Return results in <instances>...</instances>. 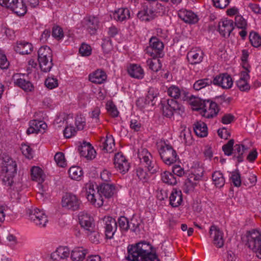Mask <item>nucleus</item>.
Masks as SVG:
<instances>
[{
    "mask_svg": "<svg viewBox=\"0 0 261 261\" xmlns=\"http://www.w3.org/2000/svg\"><path fill=\"white\" fill-rule=\"evenodd\" d=\"M167 93L170 97H173L175 100L179 98L181 91L177 86L172 85L168 89Z\"/></svg>",
    "mask_w": 261,
    "mask_h": 261,
    "instance_id": "51",
    "label": "nucleus"
},
{
    "mask_svg": "<svg viewBox=\"0 0 261 261\" xmlns=\"http://www.w3.org/2000/svg\"><path fill=\"white\" fill-rule=\"evenodd\" d=\"M202 176H198L197 174L191 173L189 175L188 178L185 181V185L190 189H194L197 185V181L201 179Z\"/></svg>",
    "mask_w": 261,
    "mask_h": 261,
    "instance_id": "42",
    "label": "nucleus"
},
{
    "mask_svg": "<svg viewBox=\"0 0 261 261\" xmlns=\"http://www.w3.org/2000/svg\"><path fill=\"white\" fill-rule=\"evenodd\" d=\"M81 200L75 195L66 193L62 197V205L63 207L72 211H76L80 208Z\"/></svg>",
    "mask_w": 261,
    "mask_h": 261,
    "instance_id": "12",
    "label": "nucleus"
},
{
    "mask_svg": "<svg viewBox=\"0 0 261 261\" xmlns=\"http://www.w3.org/2000/svg\"><path fill=\"white\" fill-rule=\"evenodd\" d=\"M106 237L112 239L117 229V223L115 219L110 216H106L102 219Z\"/></svg>",
    "mask_w": 261,
    "mask_h": 261,
    "instance_id": "14",
    "label": "nucleus"
},
{
    "mask_svg": "<svg viewBox=\"0 0 261 261\" xmlns=\"http://www.w3.org/2000/svg\"><path fill=\"white\" fill-rule=\"evenodd\" d=\"M213 184L217 188H222L225 184V179L223 174L218 171H215L212 174Z\"/></svg>",
    "mask_w": 261,
    "mask_h": 261,
    "instance_id": "39",
    "label": "nucleus"
},
{
    "mask_svg": "<svg viewBox=\"0 0 261 261\" xmlns=\"http://www.w3.org/2000/svg\"><path fill=\"white\" fill-rule=\"evenodd\" d=\"M127 72L132 77L137 79H142L144 75L143 69L137 64H130L127 68Z\"/></svg>",
    "mask_w": 261,
    "mask_h": 261,
    "instance_id": "30",
    "label": "nucleus"
},
{
    "mask_svg": "<svg viewBox=\"0 0 261 261\" xmlns=\"http://www.w3.org/2000/svg\"><path fill=\"white\" fill-rule=\"evenodd\" d=\"M210 234L213 239L214 245L217 248H222L224 245V233L222 230L217 226L212 225L210 228Z\"/></svg>",
    "mask_w": 261,
    "mask_h": 261,
    "instance_id": "15",
    "label": "nucleus"
},
{
    "mask_svg": "<svg viewBox=\"0 0 261 261\" xmlns=\"http://www.w3.org/2000/svg\"><path fill=\"white\" fill-rule=\"evenodd\" d=\"M99 20L96 16L86 17L83 20V27L91 35H95L99 28Z\"/></svg>",
    "mask_w": 261,
    "mask_h": 261,
    "instance_id": "13",
    "label": "nucleus"
},
{
    "mask_svg": "<svg viewBox=\"0 0 261 261\" xmlns=\"http://www.w3.org/2000/svg\"><path fill=\"white\" fill-rule=\"evenodd\" d=\"M249 40L252 45L255 47H258L261 45V37L255 32L250 33Z\"/></svg>",
    "mask_w": 261,
    "mask_h": 261,
    "instance_id": "49",
    "label": "nucleus"
},
{
    "mask_svg": "<svg viewBox=\"0 0 261 261\" xmlns=\"http://www.w3.org/2000/svg\"><path fill=\"white\" fill-rule=\"evenodd\" d=\"M117 225L121 231H126L129 228V221L124 216H121L118 218L117 221Z\"/></svg>",
    "mask_w": 261,
    "mask_h": 261,
    "instance_id": "47",
    "label": "nucleus"
},
{
    "mask_svg": "<svg viewBox=\"0 0 261 261\" xmlns=\"http://www.w3.org/2000/svg\"><path fill=\"white\" fill-rule=\"evenodd\" d=\"M106 109L108 112L112 117H116L118 116L119 112L116 106L112 101H108L107 103Z\"/></svg>",
    "mask_w": 261,
    "mask_h": 261,
    "instance_id": "54",
    "label": "nucleus"
},
{
    "mask_svg": "<svg viewBox=\"0 0 261 261\" xmlns=\"http://www.w3.org/2000/svg\"><path fill=\"white\" fill-rule=\"evenodd\" d=\"M4 162L3 163L2 174L4 176L3 181L5 185L9 186V189L11 199L15 200V193L14 178L16 172V163L7 155H4L3 157ZM14 202V200H13Z\"/></svg>",
    "mask_w": 261,
    "mask_h": 261,
    "instance_id": "2",
    "label": "nucleus"
},
{
    "mask_svg": "<svg viewBox=\"0 0 261 261\" xmlns=\"http://www.w3.org/2000/svg\"><path fill=\"white\" fill-rule=\"evenodd\" d=\"M154 12L150 9L144 8L137 14L138 18L141 21H149L154 17Z\"/></svg>",
    "mask_w": 261,
    "mask_h": 261,
    "instance_id": "36",
    "label": "nucleus"
},
{
    "mask_svg": "<svg viewBox=\"0 0 261 261\" xmlns=\"http://www.w3.org/2000/svg\"><path fill=\"white\" fill-rule=\"evenodd\" d=\"M45 85L49 89H53L58 87V82L56 78L48 77L45 81Z\"/></svg>",
    "mask_w": 261,
    "mask_h": 261,
    "instance_id": "64",
    "label": "nucleus"
},
{
    "mask_svg": "<svg viewBox=\"0 0 261 261\" xmlns=\"http://www.w3.org/2000/svg\"><path fill=\"white\" fill-rule=\"evenodd\" d=\"M30 127L27 130L28 134L43 133L47 128V124L41 120H32L30 121Z\"/></svg>",
    "mask_w": 261,
    "mask_h": 261,
    "instance_id": "22",
    "label": "nucleus"
},
{
    "mask_svg": "<svg viewBox=\"0 0 261 261\" xmlns=\"http://www.w3.org/2000/svg\"><path fill=\"white\" fill-rule=\"evenodd\" d=\"M114 18L119 21H123L130 17V11L127 8H119L113 14Z\"/></svg>",
    "mask_w": 261,
    "mask_h": 261,
    "instance_id": "35",
    "label": "nucleus"
},
{
    "mask_svg": "<svg viewBox=\"0 0 261 261\" xmlns=\"http://www.w3.org/2000/svg\"><path fill=\"white\" fill-rule=\"evenodd\" d=\"M33 49V45L27 41L17 42V53L21 55L30 54Z\"/></svg>",
    "mask_w": 261,
    "mask_h": 261,
    "instance_id": "34",
    "label": "nucleus"
},
{
    "mask_svg": "<svg viewBox=\"0 0 261 261\" xmlns=\"http://www.w3.org/2000/svg\"><path fill=\"white\" fill-rule=\"evenodd\" d=\"M101 143L99 145L102 150L107 152H111L113 151L115 146L114 138L112 137H107L106 138L101 139Z\"/></svg>",
    "mask_w": 261,
    "mask_h": 261,
    "instance_id": "33",
    "label": "nucleus"
},
{
    "mask_svg": "<svg viewBox=\"0 0 261 261\" xmlns=\"http://www.w3.org/2000/svg\"><path fill=\"white\" fill-rule=\"evenodd\" d=\"M22 154L27 159H31L33 157V150L30 146L25 143H22L20 147Z\"/></svg>",
    "mask_w": 261,
    "mask_h": 261,
    "instance_id": "53",
    "label": "nucleus"
},
{
    "mask_svg": "<svg viewBox=\"0 0 261 261\" xmlns=\"http://www.w3.org/2000/svg\"><path fill=\"white\" fill-rule=\"evenodd\" d=\"M70 251L68 247H59L51 253V258L54 261H60L68 257Z\"/></svg>",
    "mask_w": 261,
    "mask_h": 261,
    "instance_id": "28",
    "label": "nucleus"
},
{
    "mask_svg": "<svg viewBox=\"0 0 261 261\" xmlns=\"http://www.w3.org/2000/svg\"><path fill=\"white\" fill-rule=\"evenodd\" d=\"M52 36L58 40L62 39L64 37L62 29L58 25L54 26L52 29Z\"/></svg>",
    "mask_w": 261,
    "mask_h": 261,
    "instance_id": "57",
    "label": "nucleus"
},
{
    "mask_svg": "<svg viewBox=\"0 0 261 261\" xmlns=\"http://www.w3.org/2000/svg\"><path fill=\"white\" fill-rule=\"evenodd\" d=\"M236 25L239 29H246L247 22L246 20L240 15H237L235 17Z\"/></svg>",
    "mask_w": 261,
    "mask_h": 261,
    "instance_id": "60",
    "label": "nucleus"
},
{
    "mask_svg": "<svg viewBox=\"0 0 261 261\" xmlns=\"http://www.w3.org/2000/svg\"><path fill=\"white\" fill-rule=\"evenodd\" d=\"M54 160L57 164L61 167H64L66 165L64 154L61 152L56 153L54 156Z\"/></svg>",
    "mask_w": 261,
    "mask_h": 261,
    "instance_id": "58",
    "label": "nucleus"
},
{
    "mask_svg": "<svg viewBox=\"0 0 261 261\" xmlns=\"http://www.w3.org/2000/svg\"><path fill=\"white\" fill-rule=\"evenodd\" d=\"M96 189L106 198L111 197L114 193L115 186L113 184H102Z\"/></svg>",
    "mask_w": 261,
    "mask_h": 261,
    "instance_id": "26",
    "label": "nucleus"
},
{
    "mask_svg": "<svg viewBox=\"0 0 261 261\" xmlns=\"http://www.w3.org/2000/svg\"><path fill=\"white\" fill-rule=\"evenodd\" d=\"M78 150L81 156L88 160H92L96 156V151L90 143L83 142L79 147Z\"/></svg>",
    "mask_w": 261,
    "mask_h": 261,
    "instance_id": "21",
    "label": "nucleus"
},
{
    "mask_svg": "<svg viewBox=\"0 0 261 261\" xmlns=\"http://www.w3.org/2000/svg\"><path fill=\"white\" fill-rule=\"evenodd\" d=\"M248 247L255 254L256 256L261 259V233L257 230H252L247 235Z\"/></svg>",
    "mask_w": 261,
    "mask_h": 261,
    "instance_id": "8",
    "label": "nucleus"
},
{
    "mask_svg": "<svg viewBox=\"0 0 261 261\" xmlns=\"http://www.w3.org/2000/svg\"><path fill=\"white\" fill-rule=\"evenodd\" d=\"M164 45L162 41L155 37L149 40V45L145 49L146 53L152 58H162L164 56Z\"/></svg>",
    "mask_w": 261,
    "mask_h": 261,
    "instance_id": "9",
    "label": "nucleus"
},
{
    "mask_svg": "<svg viewBox=\"0 0 261 261\" xmlns=\"http://www.w3.org/2000/svg\"><path fill=\"white\" fill-rule=\"evenodd\" d=\"M79 53L82 56H89L91 54V47L87 44L82 43L79 48Z\"/></svg>",
    "mask_w": 261,
    "mask_h": 261,
    "instance_id": "61",
    "label": "nucleus"
},
{
    "mask_svg": "<svg viewBox=\"0 0 261 261\" xmlns=\"http://www.w3.org/2000/svg\"><path fill=\"white\" fill-rule=\"evenodd\" d=\"M107 75L106 72L101 70L98 69L89 75V80L93 83L101 84L107 80Z\"/></svg>",
    "mask_w": 261,
    "mask_h": 261,
    "instance_id": "29",
    "label": "nucleus"
},
{
    "mask_svg": "<svg viewBox=\"0 0 261 261\" xmlns=\"http://www.w3.org/2000/svg\"><path fill=\"white\" fill-rule=\"evenodd\" d=\"M17 86L27 92H31L34 89L33 84L30 81L21 78L17 79Z\"/></svg>",
    "mask_w": 261,
    "mask_h": 261,
    "instance_id": "44",
    "label": "nucleus"
},
{
    "mask_svg": "<svg viewBox=\"0 0 261 261\" xmlns=\"http://www.w3.org/2000/svg\"><path fill=\"white\" fill-rule=\"evenodd\" d=\"M68 173L71 179L79 180L83 175V171L79 166H72L69 169Z\"/></svg>",
    "mask_w": 261,
    "mask_h": 261,
    "instance_id": "43",
    "label": "nucleus"
},
{
    "mask_svg": "<svg viewBox=\"0 0 261 261\" xmlns=\"http://www.w3.org/2000/svg\"><path fill=\"white\" fill-rule=\"evenodd\" d=\"M178 16L184 22L188 23H195L198 20L196 14L191 11H188L185 9L179 11Z\"/></svg>",
    "mask_w": 261,
    "mask_h": 261,
    "instance_id": "23",
    "label": "nucleus"
},
{
    "mask_svg": "<svg viewBox=\"0 0 261 261\" xmlns=\"http://www.w3.org/2000/svg\"><path fill=\"white\" fill-rule=\"evenodd\" d=\"M162 181L169 185H175L177 184V179L174 174L169 171H165L161 174Z\"/></svg>",
    "mask_w": 261,
    "mask_h": 261,
    "instance_id": "38",
    "label": "nucleus"
},
{
    "mask_svg": "<svg viewBox=\"0 0 261 261\" xmlns=\"http://www.w3.org/2000/svg\"><path fill=\"white\" fill-rule=\"evenodd\" d=\"M158 151L161 159L167 165L173 164L178 159L176 151L171 145L165 142L161 143L159 146Z\"/></svg>",
    "mask_w": 261,
    "mask_h": 261,
    "instance_id": "6",
    "label": "nucleus"
},
{
    "mask_svg": "<svg viewBox=\"0 0 261 261\" xmlns=\"http://www.w3.org/2000/svg\"><path fill=\"white\" fill-rule=\"evenodd\" d=\"M75 124L77 130H83L86 125V119L81 115L77 116L75 120Z\"/></svg>",
    "mask_w": 261,
    "mask_h": 261,
    "instance_id": "59",
    "label": "nucleus"
},
{
    "mask_svg": "<svg viewBox=\"0 0 261 261\" xmlns=\"http://www.w3.org/2000/svg\"><path fill=\"white\" fill-rule=\"evenodd\" d=\"M29 220L35 225L42 228L46 226L48 222L47 217L43 210L32 208L28 212Z\"/></svg>",
    "mask_w": 261,
    "mask_h": 261,
    "instance_id": "10",
    "label": "nucleus"
},
{
    "mask_svg": "<svg viewBox=\"0 0 261 261\" xmlns=\"http://www.w3.org/2000/svg\"><path fill=\"white\" fill-rule=\"evenodd\" d=\"M114 163L115 168L121 173L125 174L129 169V164L125 156L120 152L115 154Z\"/></svg>",
    "mask_w": 261,
    "mask_h": 261,
    "instance_id": "18",
    "label": "nucleus"
},
{
    "mask_svg": "<svg viewBox=\"0 0 261 261\" xmlns=\"http://www.w3.org/2000/svg\"><path fill=\"white\" fill-rule=\"evenodd\" d=\"M146 63L149 68L153 72H156L161 69L162 63L159 58L148 59Z\"/></svg>",
    "mask_w": 261,
    "mask_h": 261,
    "instance_id": "41",
    "label": "nucleus"
},
{
    "mask_svg": "<svg viewBox=\"0 0 261 261\" xmlns=\"http://www.w3.org/2000/svg\"><path fill=\"white\" fill-rule=\"evenodd\" d=\"M38 61L41 71L49 72L53 66L52 51L47 46H41L38 51Z\"/></svg>",
    "mask_w": 261,
    "mask_h": 261,
    "instance_id": "4",
    "label": "nucleus"
},
{
    "mask_svg": "<svg viewBox=\"0 0 261 261\" xmlns=\"http://www.w3.org/2000/svg\"><path fill=\"white\" fill-rule=\"evenodd\" d=\"M101 47L105 54H109L112 49V44L111 39L109 38L103 39Z\"/></svg>",
    "mask_w": 261,
    "mask_h": 261,
    "instance_id": "55",
    "label": "nucleus"
},
{
    "mask_svg": "<svg viewBox=\"0 0 261 261\" xmlns=\"http://www.w3.org/2000/svg\"><path fill=\"white\" fill-rule=\"evenodd\" d=\"M86 251L82 248H75L71 253V259L72 261H82L85 257Z\"/></svg>",
    "mask_w": 261,
    "mask_h": 261,
    "instance_id": "40",
    "label": "nucleus"
},
{
    "mask_svg": "<svg viewBox=\"0 0 261 261\" xmlns=\"http://www.w3.org/2000/svg\"><path fill=\"white\" fill-rule=\"evenodd\" d=\"M234 29L233 21L231 19H222L218 24V31L224 37H229L230 33Z\"/></svg>",
    "mask_w": 261,
    "mask_h": 261,
    "instance_id": "19",
    "label": "nucleus"
},
{
    "mask_svg": "<svg viewBox=\"0 0 261 261\" xmlns=\"http://www.w3.org/2000/svg\"><path fill=\"white\" fill-rule=\"evenodd\" d=\"M234 140L230 139L228 142L222 146V150L225 155L230 156L233 153L234 147Z\"/></svg>",
    "mask_w": 261,
    "mask_h": 261,
    "instance_id": "52",
    "label": "nucleus"
},
{
    "mask_svg": "<svg viewBox=\"0 0 261 261\" xmlns=\"http://www.w3.org/2000/svg\"><path fill=\"white\" fill-rule=\"evenodd\" d=\"M137 175L140 180L146 182L149 179L148 174L142 168H139L136 171Z\"/></svg>",
    "mask_w": 261,
    "mask_h": 261,
    "instance_id": "62",
    "label": "nucleus"
},
{
    "mask_svg": "<svg viewBox=\"0 0 261 261\" xmlns=\"http://www.w3.org/2000/svg\"><path fill=\"white\" fill-rule=\"evenodd\" d=\"M19 175L21 176L19 181H17V191H21L27 188L26 182L27 179V173L24 172V170H20L19 171Z\"/></svg>",
    "mask_w": 261,
    "mask_h": 261,
    "instance_id": "46",
    "label": "nucleus"
},
{
    "mask_svg": "<svg viewBox=\"0 0 261 261\" xmlns=\"http://www.w3.org/2000/svg\"><path fill=\"white\" fill-rule=\"evenodd\" d=\"M141 221L138 220L136 218H133L129 221V229L133 232H137L140 231V225L141 224Z\"/></svg>",
    "mask_w": 261,
    "mask_h": 261,
    "instance_id": "56",
    "label": "nucleus"
},
{
    "mask_svg": "<svg viewBox=\"0 0 261 261\" xmlns=\"http://www.w3.org/2000/svg\"><path fill=\"white\" fill-rule=\"evenodd\" d=\"M213 84V79L208 77L201 79L195 81L193 87L195 91H199Z\"/></svg>",
    "mask_w": 261,
    "mask_h": 261,
    "instance_id": "37",
    "label": "nucleus"
},
{
    "mask_svg": "<svg viewBox=\"0 0 261 261\" xmlns=\"http://www.w3.org/2000/svg\"><path fill=\"white\" fill-rule=\"evenodd\" d=\"M247 72L242 71L239 80L237 81V87L242 91L248 92L250 89V86L247 82L250 76Z\"/></svg>",
    "mask_w": 261,
    "mask_h": 261,
    "instance_id": "27",
    "label": "nucleus"
},
{
    "mask_svg": "<svg viewBox=\"0 0 261 261\" xmlns=\"http://www.w3.org/2000/svg\"><path fill=\"white\" fill-rule=\"evenodd\" d=\"M230 179L234 186L239 187L241 185L242 180L240 173L238 170H235L231 172Z\"/></svg>",
    "mask_w": 261,
    "mask_h": 261,
    "instance_id": "48",
    "label": "nucleus"
},
{
    "mask_svg": "<svg viewBox=\"0 0 261 261\" xmlns=\"http://www.w3.org/2000/svg\"><path fill=\"white\" fill-rule=\"evenodd\" d=\"M247 149V147L242 144L234 145L232 154L233 158L237 159L238 163L242 162L244 160L243 154Z\"/></svg>",
    "mask_w": 261,
    "mask_h": 261,
    "instance_id": "32",
    "label": "nucleus"
},
{
    "mask_svg": "<svg viewBox=\"0 0 261 261\" xmlns=\"http://www.w3.org/2000/svg\"><path fill=\"white\" fill-rule=\"evenodd\" d=\"M163 114L171 118L174 114L181 115L185 112L184 107L173 99H169L166 103L162 104Z\"/></svg>",
    "mask_w": 261,
    "mask_h": 261,
    "instance_id": "7",
    "label": "nucleus"
},
{
    "mask_svg": "<svg viewBox=\"0 0 261 261\" xmlns=\"http://www.w3.org/2000/svg\"><path fill=\"white\" fill-rule=\"evenodd\" d=\"M0 5L16 13V11H15L16 8V0H0Z\"/></svg>",
    "mask_w": 261,
    "mask_h": 261,
    "instance_id": "50",
    "label": "nucleus"
},
{
    "mask_svg": "<svg viewBox=\"0 0 261 261\" xmlns=\"http://www.w3.org/2000/svg\"><path fill=\"white\" fill-rule=\"evenodd\" d=\"M158 94V90L152 87L149 88L146 96L145 102L147 104L151 103V105L153 106L154 103L153 102L156 98Z\"/></svg>",
    "mask_w": 261,
    "mask_h": 261,
    "instance_id": "45",
    "label": "nucleus"
},
{
    "mask_svg": "<svg viewBox=\"0 0 261 261\" xmlns=\"http://www.w3.org/2000/svg\"><path fill=\"white\" fill-rule=\"evenodd\" d=\"M138 156L140 163L146 168L151 174H154L158 171L159 168L155 161L153 160L152 155L147 149L142 148L139 150Z\"/></svg>",
    "mask_w": 261,
    "mask_h": 261,
    "instance_id": "5",
    "label": "nucleus"
},
{
    "mask_svg": "<svg viewBox=\"0 0 261 261\" xmlns=\"http://www.w3.org/2000/svg\"><path fill=\"white\" fill-rule=\"evenodd\" d=\"M76 131V129H75L73 126H67L63 131L64 136L67 138H69L73 136H74Z\"/></svg>",
    "mask_w": 261,
    "mask_h": 261,
    "instance_id": "63",
    "label": "nucleus"
},
{
    "mask_svg": "<svg viewBox=\"0 0 261 261\" xmlns=\"http://www.w3.org/2000/svg\"><path fill=\"white\" fill-rule=\"evenodd\" d=\"M214 85L221 87L223 89H229L233 84L231 76L227 73L220 74L213 79Z\"/></svg>",
    "mask_w": 261,
    "mask_h": 261,
    "instance_id": "16",
    "label": "nucleus"
},
{
    "mask_svg": "<svg viewBox=\"0 0 261 261\" xmlns=\"http://www.w3.org/2000/svg\"><path fill=\"white\" fill-rule=\"evenodd\" d=\"M204 53L199 48L192 49L187 55L188 62L192 65L200 64L203 59Z\"/></svg>",
    "mask_w": 261,
    "mask_h": 261,
    "instance_id": "20",
    "label": "nucleus"
},
{
    "mask_svg": "<svg viewBox=\"0 0 261 261\" xmlns=\"http://www.w3.org/2000/svg\"><path fill=\"white\" fill-rule=\"evenodd\" d=\"M195 109L197 111L201 110V114L202 116L208 118H213L216 117L219 109L218 105L210 100L197 99L194 102Z\"/></svg>",
    "mask_w": 261,
    "mask_h": 261,
    "instance_id": "3",
    "label": "nucleus"
},
{
    "mask_svg": "<svg viewBox=\"0 0 261 261\" xmlns=\"http://www.w3.org/2000/svg\"><path fill=\"white\" fill-rule=\"evenodd\" d=\"M127 250L128 261H160L151 245L145 241L128 245Z\"/></svg>",
    "mask_w": 261,
    "mask_h": 261,
    "instance_id": "1",
    "label": "nucleus"
},
{
    "mask_svg": "<svg viewBox=\"0 0 261 261\" xmlns=\"http://www.w3.org/2000/svg\"><path fill=\"white\" fill-rule=\"evenodd\" d=\"M87 198L95 206L100 207L103 204V196L94 189V186L91 184L86 186Z\"/></svg>",
    "mask_w": 261,
    "mask_h": 261,
    "instance_id": "11",
    "label": "nucleus"
},
{
    "mask_svg": "<svg viewBox=\"0 0 261 261\" xmlns=\"http://www.w3.org/2000/svg\"><path fill=\"white\" fill-rule=\"evenodd\" d=\"M194 131L195 134L200 137H204L207 135L206 124L202 121H197L193 124Z\"/></svg>",
    "mask_w": 261,
    "mask_h": 261,
    "instance_id": "31",
    "label": "nucleus"
},
{
    "mask_svg": "<svg viewBox=\"0 0 261 261\" xmlns=\"http://www.w3.org/2000/svg\"><path fill=\"white\" fill-rule=\"evenodd\" d=\"M79 220L81 227L85 231L92 230L94 228L93 218L87 212H80L79 214Z\"/></svg>",
    "mask_w": 261,
    "mask_h": 261,
    "instance_id": "17",
    "label": "nucleus"
},
{
    "mask_svg": "<svg viewBox=\"0 0 261 261\" xmlns=\"http://www.w3.org/2000/svg\"><path fill=\"white\" fill-rule=\"evenodd\" d=\"M31 178L33 180L38 182V186L42 188L41 184L44 181L45 175L43 170L40 167L33 166L31 170Z\"/></svg>",
    "mask_w": 261,
    "mask_h": 261,
    "instance_id": "24",
    "label": "nucleus"
},
{
    "mask_svg": "<svg viewBox=\"0 0 261 261\" xmlns=\"http://www.w3.org/2000/svg\"><path fill=\"white\" fill-rule=\"evenodd\" d=\"M182 194L180 190L173 189L169 197V204L173 207H177L182 202Z\"/></svg>",
    "mask_w": 261,
    "mask_h": 261,
    "instance_id": "25",
    "label": "nucleus"
}]
</instances>
